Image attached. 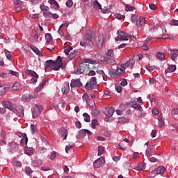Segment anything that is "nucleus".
<instances>
[{
	"instance_id": "nucleus-18",
	"label": "nucleus",
	"mask_w": 178,
	"mask_h": 178,
	"mask_svg": "<svg viewBox=\"0 0 178 178\" xmlns=\"http://www.w3.org/2000/svg\"><path fill=\"white\" fill-rule=\"evenodd\" d=\"M30 48L32 49V51H33V52H35V54H36V55H38V56H44V55L41 54L40 49H38V48H37L35 46L31 44Z\"/></svg>"
},
{
	"instance_id": "nucleus-20",
	"label": "nucleus",
	"mask_w": 178,
	"mask_h": 178,
	"mask_svg": "<svg viewBox=\"0 0 178 178\" xmlns=\"http://www.w3.org/2000/svg\"><path fill=\"white\" fill-rule=\"evenodd\" d=\"M93 6L94 8L96 9V10H101V12H102V7L101 6V4L99 3V2H98V1L95 0L93 1Z\"/></svg>"
},
{
	"instance_id": "nucleus-22",
	"label": "nucleus",
	"mask_w": 178,
	"mask_h": 178,
	"mask_svg": "<svg viewBox=\"0 0 178 178\" xmlns=\"http://www.w3.org/2000/svg\"><path fill=\"white\" fill-rule=\"evenodd\" d=\"M145 19L144 17H140L136 21V26H145Z\"/></svg>"
},
{
	"instance_id": "nucleus-39",
	"label": "nucleus",
	"mask_w": 178,
	"mask_h": 178,
	"mask_svg": "<svg viewBox=\"0 0 178 178\" xmlns=\"http://www.w3.org/2000/svg\"><path fill=\"white\" fill-rule=\"evenodd\" d=\"M147 115V113H145L144 109L143 108V111H138L137 113L138 118H144Z\"/></svg>"
},
{
	"instance_id": "nucleus-46",
	"label": "nucleus",
	"mask_w": 178,
	"mask_h": 178,
	"mask_svg": "<svg viewBox=\"0 0 178 178\" xmlns=\"http://www.w3.org/2000/svg\"><path fill=\"white\" fill-rule=\"evenodd\" d=\"M63 92H65V94H67V92H69V91H70V87L69 86V84H66V85L63 87Z\"/></svg>"
},
{
	"instance_id": "nucleus-9",
	"label": "nucleus",
	"mask_w": 178,
	"mask_h": 178,
	"mask_svg": "<svg viewBox=\"0 0 178 178\" xmlns=\"http://www.w3.org/2000/svg\"><path fill=\"white\" fill-rule=\"evenodd\" d=\"M117 34L118 37L115 38V41H127V34H126L122 31H118Z\"/></svg>"
},
{
	"instance_id": "nucleus-10",
	"label": "nucleus",
	"mask_w": 178,
	"mask_h": 178,
	"mask_svg": "<svg viewBox=\"0 0 178 178\" xmlns=\"http://www.w3.org/2000/svg\"><path fill=\"white\" fill-rule=\"evenodd\" d=\"M103 113L107 118H112L113 113H115V108L113 107H107L103 109Z\"/></svg>"
},
{
	"instance_id": "nucleus-2",
	"label": "nucleus",
	"mask_w": 178,
	"mask_h": 178,
	"mask_svg": "<svg viewBox=\"0 0 178 178\" xmlns=\"http://www.w3.org/2000/svg\"><path fill=\"white\" fill-rule=\"evenodd\" d=\"M45 72L48 70V67H51L53 70H59L62 67V58L60 56H58L57 60L54 61L52 60H48L44 63Z\"/></svg>"
},
{
	"instance_id": "nucleus-59",
	"label": "nucleus",
	"mask_w": 178,
	"mask_h": 178,
	"mask_svg": "<svg viewBox=\"0 0 178 178\" xmlns=\"http://www.w3.org/2000/svg\"><path fill=\"white\" fill-rule=\"evenodd\" d=\"M65 5L67 8H72V6H73V1L72 0H68L65 3Z\"/></svg>"
},
{
	"instance_id": "nucleus-16",
	"label": "nucleus",
	"mask_w": 178,
	"mask_h": 178,
	"mask_svg": "<svg viewBox=\"0 0 178 178\" xmlns=\"http://www.w3.org/2000/svg\"><path fill=\"white\" fill-rule=\"evenodd\" d=\"M165 172H166V168H165V167L163 166H160L153 171V173H156V175H163Z\"/></svg>"
},
{
	"instance_id": "nucleus-12",
	"label": "nucleus",
	"mask_w": 178,
	"mask_h": 178,
	"mask_svg": "<svg viewBox=\"0 0 178 178\" xmlns=\"http://www.w3.org/2000/svg\"><path fill=\"white\" fill-rule=\"evenodd\" d=\"M3 108H6V109H9L11 112H13L15 107H13V104L12 102L7 101V102H1Z\"/></svg>"
},
{
	"instance_id": "nucleus-31",
	"label": "nucleus",
	"mask_w": 178,
	"mask_h": 178,
	"mask_svg": "<svg viewBox=\"0 0 178 178\" xmlns=\"http://www.w3.org/2000/svg\"><path fill=\"white\" fill-rule=\"evenodd\" d=\"M27 73L28 74H29V76H31L32 77H35V79H38V74H37L35 72L31 70H28Z\"/></svg>"
},
{
	"instance_id": "nucleus-15",
	"label": "nucleus",
	"mask_w": 178,
	"mask_h": 178,
	"mask_svg": "<svg viewBox=\"0 0 178 178\" xmlns=\"http://www.w3.org/2000/svg\"><path fill=\"white\" fill-rule=\"evenodd\" d=\"M58 131L61 137L63 138V140H66L67 138V130H66L65 128H61L58 129Z\"/></svg>"
},
{
	"instance_id": "nucleus-27",
	"label": "nucleus",
	"mask_w": 178,
	"mask_h": 178,
	"mask_svg": "<svg viewBox=\"0 0 178 178\" xmlns=\"http://www.w3.org/2000/svg\"><path fill=\"white\" fill-rule=\"evenodd\" d=\"M132 108H134V109H136V111H143V107H141V106H140V104L134 102L131 104Z\"/></svg>"
},
{
	"instance_id": "nucleus-43",
	"label": "nucleus",
	"mask_w": 178,
	"mask_h": 178,
	"mask_svg": "<svg viewBox=\"0 0 178 178\" xmlns=\"http://www.w3.org/2000/svg\"><path fill=\"white\" fill-rule=\"evenodd\" d=\"M5 55L8 59V60H10L12 59V56L10 55V51H8L6 49H4Z\"/></svg>"
},
{
	"instance_id": "nucleus-49",
	"label": "nucleus",
	"mask_w": 178,
	"mask_h": 178,
	"mask_svg": "<svg viewBox=\"0 0 178 178\" xmlns=\"http://www.w3.org/2000/svg\"><path fill=\"white\" fill-rule=\"evenodd\" d=\"M125 10L126 12H133V10H136V7L127 6L125 7Z\"/></svg>"
},
{
	"instance_id": "nucleus-26",
	"label": "nucleus",
	"mask_w": 178,
	"mask_h": 178,
	"mask_svg": "<svg viewBox=\"0 0 178 178\" xmlns=\"http://www.w3.org/2000/svg\"><path fill=\"white\" fill-rule=\"evenodd\" d=\"M156 56L158 60H160V61L165 60V54L162 52H158L156 54Z\"/></svg>"
},
{
	"instance_id": "nucleus-4",
	"label": "nucleus",
	"mask_w": 178,
	"mask_h": 178,
	"mask_svg": "<svg viewBox=\"0 0 178 178\" xmlns=\"http://www.w3.org/2000/svg\"><path fill=\"white\" fill-rule=\"evenodd\" d=\"M95 38H94V33L92 31H88L85 35V40L86 44L89 45L91 48L94 47V40Z\"/></svg>"
},
{
	"instance_id": "nucleus-41",
	"label": "nucleus",
	"mask_w": 178,
	"mask_h": 178,
	"mask_svg": "<svg viewBox=\"0 0 178 178\" xmlns=\"http://www.w3.org/2000/svg\"><path fill=\"white\" fill-rule=\"evenodd\" d=\"M25 173L27 175V176H30L33 173V170H31V168L30 167H26L25 168Z\"/></svg>"
},
{
	"instance_id": "nucleus-32",
	"label": "nucleus",
	"mask_w": 178,
	"mask_h": 178,
	"mask_svg": "<svg viewBox=\"0 0 178 178\" xmlns=\"http://www.w3.org/2000/svg\"><path fill=\"white\" fill-rule=\"evenodd\" d=\"M78 52L79 50H74L73 51H71L69 56L70 59H74L75 56H77Z\"/></svg>"
},
{
	"instance_id": "nucleus-13",
	"label": "nucleus",
	"mask_w": 178,
	"mask_h": 178,
	"mask_svg": "<svg viewBox=\"0 0 178 178\" xmlns=\"http://www.w3.org/2000/svg\"><path fill=\"white\" fill-rule=\"evenodd\" d=\"M70 86L72 87V88L74 87H78L79 88H80V87L83 86V83H81L80 79H74L71 81Z\"/></svg>"
},
{
	"instance_id": "nucleus-35",
	"label": "nucleus",
	"mask_w": 178,
	"mask_h": 178,
	"mask_svg": "<svg viewBox=\"0 0 178 178\" xmlns=\"http://www.w3.org/2000/svg\"><path fill=\"white\" fill-rule=\"evenodd\" d=\"M83 116L84 118V120L85 122H86L87 123L90 122L91 120V117H90V115H88V113H84L83 114Z\"/></svg>"
},
{
	"instance_id": "nucleus-25",
	"label": "nucleus",
	"mask_w": 178,
	"mask_h": 178,
	"mask_svg": "<svg viewBox=\"0 0 178 178\" xmlns=\"http://www.w3.org/2000/svg\"><path fill=\"white\" fill-rule=\"evenodd\" d=\"M129 122V118H124V117H120L118 118V123L120 124H124V123H128Z\"/></svg>"
},
{
	"instance_id": "nucleus-38",
	"label": "nucleus",
	"mask_w": 178,
	"mask_h": 178,
	"mask_svg": "<svg viewBox=\"0 0 178 178\" xmlns=\"http://www.w3.org/2000/svg\"><path fill=\"white\" fill-rule=\"evenodd\" d=\"M45 38H46V42L47 43L51 42V41H52V35H51V33H46Z\"/></svg>"
},
{
	"instance_id": "nucleus-40",
	"label": "nucleus",
	"mask_w": 178,
	"mask_h": 178,
	"mask_svg": "<svg viewBox=\"0 0 178 178\" xmlns=\"http://www.w3.org/2000/svg\"><path fill=\"white\" fill-rule=\"evenodd\" d=\"M104 62H106V63H111V65H115V60H113L108 57H104Z\"/></svg>"
},
{
	"instance_id": "nucleus-8",
	"label": "nucleus",
	"mask_w": 178,
	"mask_h": 178,
	"mask_svg": "<svg viewBox=\"0 0 178 178\" xmlns=\"http://www.w3.org/2000/svg\"><path fill=\"white\" fill-rule=\"evenodd\" d=\"M8 150L12 154H15V152H17L19 151V144L15 142H11L8 144Z\"/></svg>"
},
{
	"instance_id": "nucleus-23",
	"label": "nucleus",
	"mask_w": 178,
	"mask_h": 178,
	"mask_svg": "<svg viewBox=\"0 0 178 178\" xmlns=\"http://www.w3.org/2000/svg\"><path fill=\"white\" fill-rule=\"evenodd\" d=\"M176 71V66L175 65H170L167 70H165V73H173Z\"/></svg>"
},
{
	"instance_id": "nucleus-44",
	"label": "nucleus",
	"mask_w": 178,
	"mask_h": 178,
	"mask_svg": "<svg viewBox=\"0 0 178 178\" xmlns=\"http://www.w3.org/2000/svg\"><path fill=\"white\" fill-rule=\"evenodd\" d=\"M159 120V127H162L164 124L163 120H162V114L159 115V118H157Z\"/></svg>"
},
{
	"instance_id": "nucleus-6",
	"label": "nucleus",
	"mask_w": 178,
	"mask_h": 178,
	"mask_svg": "<svg viewBox=\"0 0 178 178\" xmlns=\"http://www.w3.org/2000/svg\"><path fill=\"white\" fill-rule=\"evenodd\" d=\"M42 106L41 105H35V107H33L32 111V115L33 119H37L38 118L39 115H41V112L43 111Z\"/></svg>"
},
{
	"instance_id": "nucleus-51",
	"label": "nucleus",
	"mask_w": 178,
	"mask_h": 178,
	"mask_svg": "<svg viewBox=\"0 0 178 178\" xmlns=\"http://www.w3.org/2000/svg\"><path fill=\"white\" fill-rule=\"evenodd\" d=\"M107 56H110L111 58H113L115 56V53H113V50L109 49L106 54Z\"/></svg>"
},
{
	"instance_id": "nucleus-34",
	"label": "nucleus",
	"mask_w": 178,
	"mask_h": 178,
	"mask_svg": "<svg viewBox=\"0 0 178 178\" xmlns=\"http://www.w3.org/2000/svg\"><path fill=\"white\" fill-rule=\"evenodd\" d=\"M126 144H124V142L122 141L118 145V148H120V149H121L122 151H126Z\"/></svg>"
},
{
	"instance_id": "nucleus-14",
	"label": "nucleus",
	"mask_w": 178,
	"mask_h": 178,
	"mask_svg": "<svg viewBox=\"0 0 178 178\" xmlns=\"http://www.w3.org/2000/svg\"><path fill=\"white\" fill-rule=\"evenodd\" d=\"M104 161L103 158H99L93 163L94 168L96 169H99V168L104 165Z\"/></svg>"
},
{
	"instance_id": "nucleus-11",
	"label": "nucleus",
	"mask_w": 178,
	"mask_h": 178,
	"mask_svg": "<svg viewBox=\"0 0 178 178\" xmlns=\"http://www.w3.org/2000/svg\"><path fill=\"white\" fill-rule=\"evenodd\" d=\"M96 44L97 48H102L104 47V35L102 34L98 35Z\"/></svg>"
},
{
	"instance_id": "nucleus-60",
	"label": "nucleus",
	"mask_w": 178,
	"mask_h": 178,
	"mask_svg": "<svg viewBox=\"0 0 178 178\" xmlns=\"http://www.w3.org/2000/svg\"><path fill=\"white\" fill-rule=\"evenodd\" d=\"M145 155L147 158H149L152 155V151L149 150L148 149L145 151Z\"/></svg>"
},
{
	"instance_id": "nucleus-37",
	"label": "nucleus",
	"mask_w": 178,
	"mask_h": 178,
	"mask_svg": "<svg viewBox=\"0 0 178 178\" xmlns=\"http://www.w3.org/2000/svg\"><path fill=\"white\" fill-rule=\"evenodd\" d=\"M152 113L153 116H157V119L159 118V115H161V113H159V111L156 108H154L152 110Z\"/></svg>"
},
{
	"instance_id": "nucleus-5",
	"label": "nucleus",
	"mask_w": 178,
	"mask_h": 178,
	"mask_svg": "<svg viewBox=\"0 0 178 178\" xmlns=\"http://www.w3.org/2000/svg\"><path fill=\"white\" fill-rule=\"evenodd\" d=\"M97 87V77L93 76L90 79V80L86 83L85 86L86 90H88V91H91L92 90H95Z\"/></svg>"
},
{
	"instance_id": "nucleus-21",
	"label": "nucleus",
	"mask_w": 178,
	"mask_h": 178,
	"mask_svg": "<svg viewBox=\"0 0 178 178\" xmlns=\"http://www.w3.org/2000/svg\"><path fill=\"white\" fill-rule=\"evenodd\" d=\"M24 152L26 155H33L34 154V148L33 147H25Z\"/></svg>"
},
{
	"instance_id": "nucleus-58",
	"label": "nucleus",
	"mask_w": 178,
	"mask_h": 178,
	"mask_svg": "<svg viewBox=\"0 0 178 178\" xmlns=\"http://www.w3.org/2000/svg\"><path fill=\"white\" fill-rule=\"evenodd\" d=\"M40 8L41 10H42V12H45L46 10H49V7H48L47 6H44V5H40Z\"/></svg>"
},
{
	"instance_id": "nucleus-54",
	"label": "nucleus",
	"mask_w": 178,
	"mask_h": 178,
	"mask_svg": "<svg viewBox=\"0 0 178 178\" xmlns=\"http://www.w3.org/2000/svg\"><path fill=\"white\" fill-rule=\"evenodd\" d=\"M8 73L12 74V76H15V77H19V72L13 70H9Z\"/></svg>"
},
{
	"instance_id": "nucleus-56",
	"label": "nucleus",
	"mask_w": 178,
	"mask_h": 178,
	"mask_svg": "<svg viewBox=\"0 0 178 178\" xmlns=\"http://www.w3.org/2000/svg\"><path fill=\"white\" fill-rule=\"evenodd\" d=\"M73 50V47H69L67 49H65L64 50V54H65V55H69V53L70 52V51Z\"/></svg>"
},
{
	"instance_id": "nucleus-53",
	"label": "nucleus",
	"mask_w": 178,
	"mask_h": 178,
	"mask_svg": "<svg viewBox=\"0 0 178 178\" xmlns=\"http://www.w3.org/2000/svg\"><path fill=\"white\" fill-rule=\"evenodd\" d=\"M169 24L170 26H178V20L172 19V20L170 21Z\"/></svg>"
},
{
	"instance_id": "nucleus-17",
	"label": "nucleus",
	"mask_w": 178,
	"mask_h": 178,
	"mask_svg": "<svg viewBox=\"0 0 178 178\" xmlns=\"http://www.w3.org/2000/svg\"><path fill=\"white\" fill-rule=\"evenodd\" d=\"M12 88L14 91H20V90H23V85L20 82H16L13 84Z\"/></svg>"
},
{
	"instance_id": "nucleus-45",
	"label": "nucleus",
	"mask_w": 178,
	"mask_h": 178,
	"mask_svg": "<svg viewBox=\"0 0 178 178\" xmlns=\"http://www.w3.org/2000/svg\"><path fill=\"white\" fill-rule=\"evenodd\" d=\"M22 98V101H24V102H30V101H31L30 96H27L26 95H23Z\"/></svg>"
},
{
	"instance_id": "nucleus-64",
	"label": "nucleus",
	"mask_w": 178,
	"mask_h": 178,
	"mask_svg": "<svg viewBox=\"0 0 178 178\" xmlns=\"http://www.w3.org/2000/svg\"><path fill=\"white\" fill-rule=\"evenodd\" d=\"M149 9H151L152 10H156V6L154 3H150L149 5Z\"/></svg>"
},
{
	"instance_id": "nucleus-63",
	"label": "nucleus",
	"mask_w": 178,
	"mask_h": 178,
	"mask_svg": "<svg viewBox=\"0 0 178 178\" xmlns=\"http://www.w3.org/2000/svg\"><path fill=\"white\" fill-rule=\"evenodd\" d=\"M6 120H10L12 119V112H8L6 115Z\"/></svg>"
},
{
	"instance_id": "nucleus-50",
	"label": "nucleus",
	"mask_w": 178,
	"mask_h": 178,
	"mask_svg": "<svg viewBox=\"0 0 178 178\" xmlns=\"http://www.w3.org/2000/svg\"><path fill=\"white\" fill-rule=\"evenodd\" d=\"M115 88L117 92H122V86L119 83L115 85Z\"/></svg>"
},
{
	"instance_id": "nucleus-62",
	"label": "nucleus",
	"mask_w": 178,
	"mask_h": 178,
	"mask_svg": "<svg viewBox=\"0 0 178 178\" xmlns=\"http://www.w3.org/2000/svg\"><path fill=\"white\" fill-rule=\"evenodd\" d=\"M146 69L148 72H152V70H155V66L147 65Z\"/></svg>"
},
{
	"instance_id": "nucleus-19",
	"label": "nucleus",
	"mask_w": 178,
	"mask_h": 178,
	"mask_svg": "<svg viewBox=\"0 0 178 178\" xmlns=\"http://www.w3.org/2000/svg\"><path fill=\"white\" fill-rule=\"evenodd\" d=\"M177 53H178V50H170V56L172 60H176V59H177V56H178Z\"/></svg>"
},
{
	"instance_id": "nucleus-55",
	"label": "nucleus",
	"mask_w": 178,
	"mask_h": 178,
	"mask_svg": "<svg viewBox=\"0 0 178 178\" xmlns=\"http://www.w3.org/2000/svg\"><path fill=\"white\" fill-rule=\"evenodd\" d=\"M44 17H52V13L47 11L43 13Z\"/></svg>"
},
{
	"instance_id": "nucleus-29",
	"label": "nucleus",
	"mask_w": 178,
	"mask_h": 178,
	"mask_svg": "<svg viewBox=\"0 0 178 178\" xmlns=\"http://www.w3.org/2000/svg\"><path fill=\"white\" fill-rule=\"evenodd\" d=\"M145 169V163H139L138 164V166L136 168V170L138 171L144 170Z\"/></svg>"
},
{
	"instance_id": "nucleus-42",
	"label": "nucleus",
	"mask_w": 178,
	"mask_h": 178,
	"mask_svg": "<svg viewBox=\"0 0 178 178\" xmlns=\"http://www.w3.org/2000/svg\"><path fill=\"white\" fill-rule=\"evenodd\" d=\"M104 151H105V148L102 146H99L98 147V156H101L102 154H104Z\"/></svg>"
},
{
	"instance_id": "nucleus-61",
	"label": "nucleus",
	"mask_w": 178,
	"mask_h": 178,
	"mask_svg": "<svg viewBox=\"0 0 178 178\" xmlns=\"http://www.w3.org/2000/svg\"><path fill=\"white\" fill-rule=\"evenodd\" d=\"M12 164L14 166H22V162L19 161H13Z\"/></svg>"
},
{
	"instance_id": "nucleus-47",
	"label": "nucleus",
	"mask_w": 178,
	"mask_h": 178,
	"mask_svg": "<svg viewBox=\"0 0 178 178\" xmlns=\"http://www.w3.org/2000/svg\"><path fill=\"white\" fill-rule=\"evenodd\" d=\"M31 129L33 134H34V133H37V131H38V129L37 128V126H35L33 124H31Z\"/></svg>"
},
{
	"instance_id": "nucleus-1",
	"label": "nucleus",
	"mask_w": 178,
	"mask_h": 178,
	"mask_svg": "<svg viewBox=\"0 0 178 178\" xmlns=\"http://www.w3.org/2000/svg\"><path fill=\"white\" fill-rule=\"evenodd\" d=\"M84 62L85 63H82L79 65L76 71L75 72V74H83L84 72H88V70H91V69H94L95 67L94 65H97V61H94L90 58L86 59Z\"/></svg>"
},
{
	"instance_id": "nucleus-48",
	"label": "nucleus",
	"mask_w": 178,
	"mask_h": 178,
	"mask_svg": "<svg viewBox=\"0 0 178 178\" xmlns=\"http://www.w3.org/2000/svg\"><path fill=\"white\" fill-rule=\"evenodd\" d=\"M96 126H98V120H96V119L92 120L91 123V127L92 129H95Z\"/></svg>"
},
{
	"instance_id": "nucleus-36",
	"label": "nucleus",
	"mask_w": 178,
	"mask_h": 178,
	"mask_svg": "<svg viewBox=\"0 0 178 178\" xmlns=\"http://www.w3.org/2000/svg\"><path fill=\"white\" fill-rule=\"evenodd\" d=\"M49 3H50V5L55 6V8H56L58 9V8H59V4L58 3V2L55 0H49L48 1Z\"/></svg>"
},
{
	"instance_id": "nucleus-24",
	"label": "nucleus",
	"mask_w": 178,
	"mask_h": 178,
	"mask_svg": "<svg viewBox=\"0 0 178 178\" xmlns=\"http://www.w3.org/2000/svg\"><path fill=\"white\" fill-rule=\"evenodd\" d=\"M32 163L33 166L38 168V166H41V165H42V161L40 159H35L33 161Z\"/></svg>"
},
{
	"instance_id": "nucleus-28",
	"label": "nucleus",
	"mask_w": 178,
	"mask_h": 178,
	"mask_svg": "<svg viewBox=\"0 0 178 178\" xmlns=\"http://www.w3.org/2000/svg\"><path fill=\"white\" fill-rule=\"evenodd\" d=\"M86 137V129H81L79 131L78 136H76V138H83Z\"/></svg>"
},
{
	"instance_id": "nucleus-57",
	"label": "nucleus",
	"mask_w": 178,
	"mask_h": 178,
	"mask_svg": "<svg viewBox=\"0 0 178 178\" xmlns=\"http://www.w3.org/2000/svg\"><path fill=\"white\" fill-rule=\"evenodd\" d=\"M47 83V81L43 80L42 82L39 85V87L38 88V90H40L42 88H44V86Z\"/></svg>"
},
{
	"instance_id": "nucleus-33",
	"label": "nucleus",
	"mask_w": 178,
	"mask_h": 178,
	"mask_svg": "<svg viewBox=\"0 0 178 178\" xmlns=\"http://www.w3.org/2000/svg\"><path fill=\"white\" fill-rule=\"evenodd\" d=\"M25 137L21 140V145H27V143L29 141V138H27V135L24 134Z\"/></svg>"
},
{
	"instance_id": "nucleus-3",
	"label": "nucleus",
	"mask_w": 178,
	"mask_h": 178,
	"mask_svg": "<svg viewBox=\"0 0 178 178\" xmlns=\"http://www.w3.org/2000/svg\"><path fill=\"white\" fill-rule=\"evenodd\" d=\"M135 61L134 59H130L129 60L127 61L125 64H122L121 65L117 67V70L115 71L116 74H118L120 76V74H123L124 73V71L126 70V66H134Z\"/></svg>"
},
{
	"instance_id": "nucleus-30",
	"label": "nucleus",
	"mask_w": 178,
	"mask_h": 178,
	"mask_svg": "<svg viewBox=\"0 0 178 178\" xmlns=\"http://www.w3.org/2000/svg\"><path fill=\"white\" fill-rule=\"evenodd\" d=\"M8 90L6 86H0V95H3Z\"/></svg>"
},
{
	"instance_id": "nucleus-52",
	"label": "nucleus",
	"mask_w": 178,
	"mask_h": 178,
	"mask_svg": "<svg viewBox=\"0 0 178 178\" xmlns=\"http://www.w3.org/2000/svg\"><path fill=\"white\" fill-rule=\"evenodd\" d=\"M115 17L118 20H122V19H124L126 17L122 14H115Z\"/></svg>"
},
{
	"instance_id": "nucleus-7",
	"label": "nucleus",
	"mask_w": 178,
	"mask_h": 178,
	"mask_svg": "<svg viewBox=\"0 0 178 178\" xmlns=\"http://www.w3.org/2000/svg\"><path fill=\"white\" fill-rule=\"evenodd\" d=\"M13 113H15L19 118H23L24 116V108L23 106H18L13 109Z\"/></svg>"
}]
</instances>
